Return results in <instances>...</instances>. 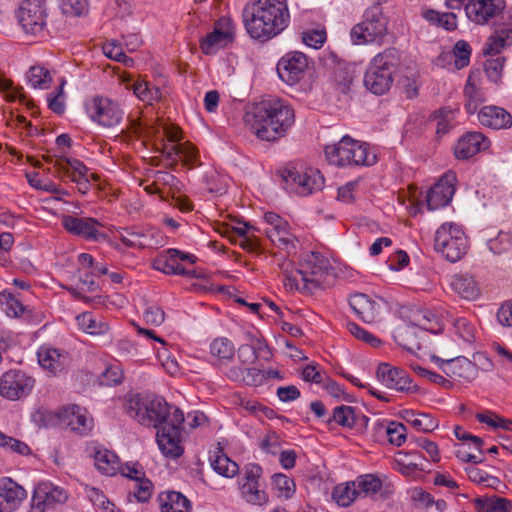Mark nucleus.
Returning <instances> with one entry per match:
<instances>
[{"label":"nucleus","instance_id":"obj_31","mask_svg":"<svg viewBox=\"0 0 512 512\" xmlns=\"http://www.w3.org/2000/svg\"><path fill=\"white\" fill-rule=\"evenodd\" d=\"M79 330L91 336H105L110 333V323L102 316L85 311L76 316Z\"/></svg>","mask_w":512,"mask_h":512},{"label":"nucleus","instance_id":"obj_6","mask_svg":"<svg viewBox=\"0 0 512 512\" xmlns=\"http://www.w3.org/2000/svg\"><path fill=\"white\" fill-rule=\"evenodd\" d=\"M401 64V53L394 47L376 54L369 62L364 75V86L375 95H383L390 90L394 77Z\"/></svg>","mask_w":512,"mask_h":512},{"label":"nucleus","instance_id":"obj_1","mask_svg":"<svg viewBox=\"0 0 512 512\" xmlns=\"http://www.w3.org/2000/svg\"><path fill=\"white\" fill-rule=\"evenodd\" d=\"M290 290L303 294H313L319 289L329 287L334 280V273L327 259L320 253L302 251L296 236H290Z\"/></svg>","mask_w":512,"mask_h":512},{"label":"nucleus","instance_id":"obj_60","mask_svg":"<svg viewBox=\"0 0 512 512\" xmlns=\"http://www.w3.org/2000/svg\"><path fill=\"white\" fill-rule=\"evenodd\" d=\"M130 490L139 502H146L150 499L153 493L152 482L144 475L142 478L133 481L130 485Z\"/></svg>","mask_w":512,"mask_h":512},{"label":"nucleus","instance_id":"obj_53","mask_svg":"<svg viewBox=\"0 0 512 512\" xmlns=\"http://www.w3.org/2000/svg\"><path fill=\"white\" fill-rule=\"evenodd\" d=\"M407 415V422L419 431L431 432L438 427V421L429 414L407 412Z\"/></svg>","mask_w":512,"mask_h":512},{"label":"nucleus","instance_id":"obj_3","mask_svg":"<svg viewBox=\"0 0 512 512\" xmlns=\"http://www.w3.org/2000/svg\"><path fill=\"white\" fill-rule=\"evenodd\" d=\"M284 105L276 98L247 107L244 122L261 140L273 141L286 132Z\"/></svg>","mask_w":512,"mask_h":512},{"label":"nucleus","instance_id":"obj_47","mask_svg":"<svg viewBox=\"0 0 512 512\" xmlns=\"http://www.w3.org/2000/svg\"><path fill=\"white\" fill-rule=\"evenodd\" d=\"M309 67L308 57L300 52H290V85L301 80Z\"/></svg>","mask_w":512,"mask_h":512},{"label":"nucleus","instance_id":"obj_46","mask_svg":"<svg viewBox=\"0 0 512 512\" xmlns=\"http://www.w3.org/2000/svg\"><path fill=\"white\" fill-rule=\"evenodd\" d=\"M456 119L455 111L450 108H441L433 113L430 121L436 126L438 135L446 134L454 125Z\"/></svg>","mask_w":512,"mask_h":512},{"label":"nucleus","instance_id":"obj_14","mask_svg":"<svg viewBox=\"0 0 512 512\" xmlns=\"http://www.w3.org/2000/svg\"><path fill=\"white\" fill-rule=\"evenodd\" d=\"M236 36V26L229 17H221L200 42V48L205 55H213L220 49L230 45Z\"/></svg>","mask_w":512,"mask_h":512},{"label":"nucleus","instance_id":"obj_57","mask_svg":"<svg viewBox=\"0 0 512 512\" xmlns=\"http://www.w3.org/2000/svg\"><path fill=\"white\" fill-rule=\"evenodd\" d=\"M156 357L160 361L163 369L171 376L180 374V366L176 358L171 355L166 346L155 349Z\"/></svg>","mask_w":512,"mask_h":512},{"label":"nucleus","instance_id":"obj_21","mask_svg":"<svg viewBox=\"0 0 512 512\" xmlns=\"http://www.w3.org/2000/svg\"><path fill=\"white\" fill-rule=\"evenodd\" d=\"M62 225L69 233L87 240L99 241L107 238L105 233L98 230L100 223L95 218L65 215L62 217Z\"/></svg>","mask_w":512,"mask_h":512},{"label":"nucleus","instance_id":"obj_62","mask_svg":"<svg viewBox=\"0 0 512 512\" xmlns=\"http://www.w3.org/2000/svg\"><path fill=\"white\" fill-rule=\"evenodd\" d=\"M453 55L457 69L466 67L469 64L471 55L470 45L464 40L457 41L453 49Z\"/></svg>","mask_w":512,"mask_h":512},{"label":"nucleus","instance_id":"obj_42","mask_svg":"<svg viewBox=\"0 0 512 512\" xmlns=\"http://www.w3.org/2000/svg\"><path fill=\"white\" fill-rule=\"evenodd\" d=\"M512 39V30L503 28L491 35L483 49L485 55H496L506 46L510 45Z\"/></svg>","mask_w":512,"mask_h":512},{"label":"nucleus","instance_id":"obj_12","mask_svg":"<svg viewBox=\"0 0 512 512\" xmlns=\"http://www.w3.org/2000/svg\"><path fill=\"white\" fill-rule=\"evenodd\" d=\"M386 30V18L377 6L365 12L363 21L351 29L350 36L353 44L361 45L383 37Z\"/></svg>","mask_w":512,"mask_h":512},{"label":"nucleus","instance_id":"obj_37","mask_svg":"<svg viewBox=\"0 0 512 512\" xmlns=\"http://www.w3.org/2000/svg\"><path fill=\"white\" fill-rule=\"evenodd\" d=\"M0 306L10 318H29L31 315L30 308L25 306L16 295L8 290L0 293Z\"/></svg>","mask_w":512,"mask_h":512},{"label":"nucleus","instance_id":"obj_58","mask_svg":"<svg viewBox=\"0 0 512 512\" xmlns=\"http://www.w3.org/2000/svg\"><path fill=\"white\" fill-rule=\"evenodd\" d=\"M464 96L466 98L465 108L469 114H474L478 105L484 101L482 92L468 80L464 88Z\"/></svg>","mask_w":512,"mask_h":512},{"label":"nucleus","instance_id":"obj_28","mask_svg":"<svg viewBox=\"0 0 512 512\" xmlns=\"http://www.w3.org/2000/svg\"><path fill=\"white\" fill-rule=\"evenodd\" d=\"M88 451L93 458L96 469L102 474L113 476L119 471L120 461L113 451L98 444H91Z\"/></svg>","mask_w":512,"mask_h":512},{"label":"nucleus","instance_id":"obj_13","mask_svg":"<svg viewBox=\"0 0 512 512\" xmlns=\"http://www.w3.org/2000/svg\"><path fill=\"white\" fill-rule=\"evenodd\" d=\"M48 10L45 0H23L18 10V20L27 34L40 35L47 25Z\"/></svg>","mask_w":512,"mask_h":512},{"label":"nucleus","instance_id":"obj_61","mask_svg":"<svg viewBox=\"0 0 512 512\" xmlns=\"http://www.w3.org/2000/svg\"><path fill=\"white\" fill-rule=\"evenodd\" d=\"M66 80L62 79L59 87L47 95L48 107L57 114H62L65 111V94L64 85Z\"/></svg>","mask_w":512,"mask_h":512},{"label":"nucleus","instance_id":"obj_36","mask_svg":"<svg viewBox=\"0 0 512 512\" xmlns=\"http://www.w3.org/2000/svg\"><path fill=\"white\" fill-rule=\"evenodd\" d=\"M26 490L11 478L0 479V498L14 511L26 498Z\"/></svg>","mask_w":512,"mask_h":512},{"label":"nucleus","instance_id":"obj_8","mask_svg":"<svg viewBox=\"0 0 512 512\" xmlns=\"http://www.w3.org/2000/svg\"><path fill=\"white\" fill-rule=\"evenodd\" d=\"M435 250L448 261H459L467 252L468 240L460 226L454 223H443L435 233Z\"/></svg>","mask_w":512,"mask_h":512},{"label":"nucleus","instance_id":"obj_38","mask_svg":"<svg viewBox=\"0 0 512 512\" xmlns=\"http://www.w3.org/2000/svg\"><path fill=\"white\" fill-rule=\"evenodd\" d=\"M451 288L466 300H475L480 295V289L474 278L467 274L455 275L451 281Z\"/></svg>","mask_w":512,"mask_h":512},{"label":"nucleus","instance_id":"obj_32","mask_svg":"<svg viewBox=\"0 0 512 512\" xmlns=\"http://www.w3.org/2000/svg\"><path fill=\"white\" fill-rule=\"evenodd\" d=\"M349 304L356 316L366 323H372L378 318L379 305L366 294H353Z\"/></svg>","mask_w":512,"mask_h":512},{"label":"nucleus","instance_id":"obj_29","mask_svg":"<svg viewBox=\"0 0 512 512\" xmlns=\"http://www.w3.org/2000/svg\"><path fill=\"white\" fill-rule=\"evenodd\" d=\"M264 221L267 224L266 235L279 249H288V223L280 215L274 212H266Z\"/></svg>","mask_w":512,"mask_h":512},{"label":"nucleus","instance_id":"obj_64","mask_svg":"<svg viewBox=\"0 0 512 512\" xmlns=\"http://www.w3.org/2000/svg\"><path fill=\"white\" fill-rule=\"evenodd\" d=\"M489 249L495 254H501L512 247V235L509 232H500L488 242Z\"/></svg>","mask_w":512,"mask_h":512},{"label":"nucleus","instance_id":"obj_43","mask_svg":"<svg viewBox=\"0 0 512 512\" xmlns=\"http://www.w3.org/2000/svg\"><path fill=\"white\" fill-rule=\"evenodd\" d=\"M353 80L354 71L350 67L340 64L334 69L332 83L338 94H348Z\"/></svg>","mask_w":512,"mask_h":512},{"label":"nucleus","instance_id":"obj_15","mask_svg":"<svg viewBox=\"0 0 512 512\" xmlns=\"http://www.w3.org/2000/svg\"><path fill=\"white\" fill-rule=\"evenodd\" d=\"M68 499L64 488L50 481L38 483L32 494L29 512H46L56 505H61Z\"/></svg>","mask_w":512,"mask_h":512},{"label":"nucleus","instance_id":"obj_35","mask_svg":"<svg viewBox=\"0 0 512 512\" xmlns=\"http://www.w3.org/2000/svg\"><path fill=\"white\" fill-rule=\"evenodd\" d=\"M209 352L212 365L221 367L234 358L235 347L229 339L220 337L210 343Z\"/></svg>","mask_w":512,"mask_h":512},{"label":"nucleus","instance_id":"obj_54","mask_svg":"<svg viewBox=\"0 0 512 512\" xmlns=\"http://www.w3.org/2000/svg\"><path fill=\"white\" fill-rule=\"evenodd\" d=\"M384 430L390 444L395 446H401L407 439L406 427L400 423L391 421L386 426L381 425Z\"/></svg>","mask_w":512,"mask_h":512},{"label":"nucleus","instance_id":"obj_22","mask_svg":"<svg viewBox=\"0 0 512 512\" xmlns=\"http://www.w3.org/2000/svg\"><path fill=\"white\" fill-rule=\"evenodd\" d=\"M456 176L454 173H446L430 188L427 193V206L430 210H436L448 205L455 193Z\"/></svg>","mask_w":512,"mask_h":512},{"label":"nucleus","instance_id":"obj_26","mask_svg":"<svg viewBox=\"0 0 512 512\" xmlns=\"http://www.w3.org/2000/svg\"><path fill=\"white\" fill-rule=\"evenodd\" d=\"M376 374L378 380L387 388L400 392H408L412 389V381L402 369L382 363L378 366Z\"/></svg>","mask_w":512,"mask_h":512},{"label":"nucleus","instance_id":"obj_56","mask_svg":"<svg viewBox=\"0 0 512 512\" xmlns=\"http://www.w3.org/2000/svg\"><path fill=\"white\" fill-rule=\"evenodd\" d=\"M103 53L108 58L124 63L126 66H132L134 61L128 57L124 51L122 44L117 40H111L103 45Z\"/></svg>","mask_w":512,"mask_h":512},{"label":"nucleus","instance_id":"obj_16","mask_svg":"<svg viewBox=\"0 0 512 512\" xmlns=\"http://www.w3.org/2000/svg\"><path fill=\"white\" fill-rule=\"evenodd\" d=\"M262 472L260 465L249 463L245 465L244 474L238 481L242 498L252 505L264 506L269 501L267 493L259 488Z\"/></svg>","mask_w":512,"mask_h":512},{"label":"nucleus","instance_id":"obj_4","mask_svg":"<svg viewBox=\"0 0 512 512\" xmlns=\"http://www.w3.org/2000/svg\"><path fill=\"white\" fill-rule=\"evenodd\" d=\"M127 414L140 425L159 429L174 417V405H169L163 398L156 396H130L125 403Z\"/></svg>","mask_w":512,"mask_h":512},{"label":"nucleus","instance_id":"obj_25","mask_svg":"<svg viewBox=\"0 0 512 512\" xmlns=\"http://www.w3.org/2000/svg\"><path fill=\"white\" fill-rule=\"evenodd\" d=\"M490 140L481 132H467L457 142L454 153L457 159L466 160L488 149Z\"/></svg>","mask_w":512,"mask_h":512},{"label":"nucleus","instance_id":"obj_20","mask_svg":"<svg viewBox=\"0 0 512 512\" xmlns=\"http://www.w3.org/2000/svg\"><path fill=\"white\" fill-rule=\"evenodd\" d=\"M505 8V0H470L465 5L468 19L476 24H486Z\"/></svg>","mask_w":512,"mask_h":512},{"label":"nucleus","instance_id":"obj_49","mask_svg":"<svg viewBox=\"0 0 512 512\" xmlns=\"http://www.w3.org/2000/svg\"><path fill=\"white\" fill-rule=\"evenodd\" d=\"M355 485L359 490L358 496H372L379 492L382 488V482L380 478L372 474H366L357 477Z\"/></svg>","mask_w":512,"mask_h":512},{"label":"nucleus","instance_id":"obj_50","mask_svg":"<svg viewBox=\"0 0 512 512\" xmlns=\"http://www.w3.org/2000/svg\"><path fill=\"white\" fill-rule=\"evenodd\" d=\"M0 447L6 452L20 456H28L32 453L31 448L23 441L9 436L0 431Z\"/></svg>","mask_w":512,"mask_h":512},{"label":"nucleus","instance_id":"obj_17","mask_svg":"<svg viewBox=\"0 0 512 512\" xmlns=\"http://www.w3.org/2000/svg\"><path fill=\"white\" fill-rule=\"evenodd\" d=\"M34 385V380L19 370L6 372L0 380V395L9 400H18L27 396Z\"/></svg>","mask_w":512,"mask_h":512},{"label":"nucleus","instance_id":"obj_30","mask_svg":"<svg viewBox=\"0 0 512 512\" xmlns=\"http://www.w3.org/2000/svg\"><path fill=\"white\" fill-rule=\"evenodd\" d=\"M478 120L483 126L495 130L512 126V115L504 108L494 105L482 107L478 112Z\"/></svg>","mask_w":512,"mask_h":512},{"label":"nucleus","instance_id":"obj_40","mask_svg":"<svg viewBox=\"0 0 512 512\" xmlns=\"http://www.w3.org/2000/svg\"><path fill=\"white\" fill-rule=\"evenodd\" d=\"M474 505L478 512H512V502L497 495L477 498Z\"/></svg>","mask_w":512,"mask_h":512},{"label":"nucleus","instance_id":"obj_52","mask_svg":"<svg viewBox=\"0 0 512 512\" xmlns=\"http://www.w3.org/2000/svg\"><path fill=\"white\" fill-rule=\"evenodd\" d=\"M85 491L93 506L101 512H121L98 488L87 487Z\"/></svg>","mask_w":512,"mask_h":512},{"label":"nucleus","instance_id":"obj_34","mask_svg":"<svg viewBox=\"0 0 512 512\" xmlns=\"http://www.w3.org/2000/svg\"><path fill=\"white\" fill-rule=\"evenodd\" d=\"M209 463L214 472L225 478H233L239 472L238 464L231 460L219 446L210 452Z\"/></svg>","mask_w":512,"mask_h":512},{"label":"nucleus","instance_id":"obj_59","mask_svg":"<svg viewBox=\"0 0 512 512\" xmlns=\"http://www.w3.org/2000/svg\"><path fill=\"white\" fill-rule=\"evenodd\" d=\"M454 333L466 343H472L475 339V327L464 317L453 319Z\"/></svg>","mask_w":512,"mask_h":512},{"label":"nucleus","instance_id":"obj_24","mask_svg":"<svg viewBox=\"0 0 512 512\" xmlns=\"http://www.w3.org/2000/svg\"><path fill=\"white\" fill-rule=\"evenodd\" d=\"M163 134L167 137L170 144L165 147L168 157H177L187 165H194L197 163L198 151L190 143H178L179 132L176 129L168 127L163 128Z\"/></svg>","mask_w":512,"mask_h":512},{"label":"nucleus","instance_id":"obj_44","mask_svg":"<svg viewBox=\"0 0 512 512\" xmlns=\"http://www.w3.org/2000/svg\"><path fill=\"white\" fill-rule=\"evenodd\" d=\"M358 492L355 481L341 483L333 489L332 498L339 506L348 507L359 497Z\"/></svg>","mask_w":512,"mask_h":512},{"label":"nucleus","instance_id":"obj_19","mask_svg":"<svg viewBox=\"0 0 512 512\" xmlns=\"http://www.w3.org/2000/svg\"><path fill=\"white\" fill-rule=\"evenodd\" d=\"M431 360L436 363L448 377L471 381L477 376L476 365L466 357L453 355L450 358L443 359L432 355Z\"/></svg>","mask_w":512,"mask_h":512},{"label":"nucleus","instance_id":"obj_63","mask_svg":"<svg viewBox=\"0 0 512 512\" xmlns=\"http://www.w3.org/2000/svg\"><path fill=\"white\" fill-rule=\"evenodd\" d=\"M334 421L344 427H352L355 424V412L350 406H339L333 412Z\"/></svg>","mask_w":512,"mask_h":512},{"label":"nucleus","instance_id":"obj_27","mask_svg":"<svg viewBox=\"0 0 512 512\" xmlns=\"http://www.w3.org/2000/svg\"><path fill=\"white\" fill-rule=\"evenodd\" d=\"M156 232L152 229L144 230L137 227H126L118 230L119 240L127 247L152 248L158 245L155 239Z\"/></svg>","mask_w":512,"mask_h":512},{"label":"nucleus","instance_id":"obj_23","mask_svg":"<svg viewBox=\"0 0 512 512\" xmlns=\"http://www.w3.org/2000/svg\"><path fill=\"white\" fill-rule=\"evenodd\" d=\"M37 359L39 365L52 375H57L64 371L70 362V356L67 352L49 345L39 347Z\"/></svg>","mask_w":512,"mask_h":512},{"label":"nucleus","instance_id":"obj_41","mask_svg":"<svg viewBox=\"0 0 512 512\" xmlns=\"http://www.w3.org/2000/svg\"><path fill=\"white\" fill-rule=\"evenodd\" d=\"M161 512H190V502L180 492L170 491L160 496Z\"/></svg>","mask_w":512,"mask_h":512},{"label":"nucleus","instance_id":"obj_48","mask_svg":"<svg viewBox=\"0 0 512 512\" xmlns=\"http://www.w3.org/2000/svg\"><path fill=\"white\" fill-rule=\"evenodd\" d=\"M26 78L28 84L35 89H47L52 81L49 70L40 65L32 66Z\"/></svg>","mask_w":512,"mask_h":512},{"label":"nucleus","instance_id":"obj_2","mask_svg":"<svg viewBox=\"0 0 512 512\" xmlns=\"http://www.w3.org/2000/svg\"><path fill=\"white\" fill-rule=\"evenodd\" d=\"M287 0H250L243 9V24L254 40L267 42L286 28Z\"/></svg>","mask_w":512,"mask_h":512},{"label":"nucleus","instance_id":"obj_45","mask_svg":"<svg viewBox=\"0 0 512 512\" xmlns=\"http://www.w3.org/2000/svg\"><path fill=\"white\" fill-rule=\"evenodd\" d=\"M300 38L303 44L313 49H321L326 40L327 32L323 26L306 28L300 32Z\"/></svg>","mask_w":512,"mask_h":512},{"label":"nucleus","instance_id":"obj_39","mask_svg":"<svg viewBox=\"0 0 512 512\" xmlns=\"http://www.w3.org/2000/svg\"><path fill=\"white\" fill-rule=\"evenodd\" d=\"M227 377L233 381H241L249 386H260L267 379V374L264 370L257 368H248L242 370L240 368H233L227 372Z\"/></svg>","mask_w":512,"mask_h":512},{"label":"nucleus","instance_id":"obj_5","mask_svg":"<svg viewBox=\"0 0 512 512\" xmlns=\"http://www.w3.org/2000/svg\"><path fill=\"white\" fill-rule=\"evenodd\" d=\"M441 329V323L431 311L417 309L411 312L409 321L395 328L393 338L403 349L414 353L421 349L426 332L438 333Z\"/></svg>","mask_w":512,"mask_h":512},{"label":"nucleus","instance_id":"obj_10","mask_svg":"<svg viewBox=\"0 0 512 512\" xmlns=\"http://www.w3.org/2000/svg\"><path fill=\"white\" fill-rule=\"evenodd\" d=\"M325 185L321 172L306 163H295L290 169V192L306 197L320 192Z\"/></svg>","mask_w":512,"mask_h":512},{"label":"nucleus","instance_id":"obj_55","mask_svg":"<svg viewBox=\"0 0 512 512\" xmlns=\"http://www.w3.org/2000/svg\"><path fill=\"white\" fill-rule=\"evenodd\" d=\"M123 379V370L119 363H111L106 366L104 371L98 376L100 385L114 386L120 384Z\"/></svg>","mask_w":512,"mask_h":512},{"label":"nucleus","instance_id":"obj_9","mask_svg":"<svg viewBox=\"0 0 512 512\" xmlns=\"http://www.w3.org/2000/svg\"><path fill=\"white\" fill-rule=\"evenodd\" d=\"M87 117L96 125L104 128H113L119 125L124 117L121 105L104 96H93L84 103Z\"/></svg>","mask_w":512,"mask_h":512},{"label":"nucleus","instance_id":"obj_11","mask_svg":"<svg viewBox=\"0 0 512 512\" xmlns=\"http://www.w3.org/2000/svg\"><path fill=\"white\" fill-rule=\"evenodd\" d=\"M174 417L157 430L156 442L161 453L171 459L180 457L184 449L181 445V432L184 414L181 410H175Z\"/></svg>","mask_w":512,"mask_h":512},{"label":"nucleus","instance_id":"obj_18","mask_svg":"<svg viewBox=\"0 0 512 512\" xmlns=\"http://www.w3.org/2000/svg\"><path fill=\"white\" fill-rule=\"evenodd\" d=\"M58 418L62 424L80 435H87L94 428V420L88 410L76 404L60 409Z\"/></svg>","mask_w":512,"mask_h":512},{"label":"nucleus","instance_id":"obj_51","mask_svg":"<svg viewBox=\"0 0 512 512\" xmlns=\"http://www.w3.org/2000/svg\"><path fill=\"white\" fill-rule=\"evenodd\" d=\"M134 94L143 102L152 104L161 99V90L146 81H138L133 85Z\"/></svg>","mask_w":512,"mask_h":512},{"label":"nucleus","instance_id":"obj_7","mask_svg":"<svg viewBox=\"0 0 512 512\" xmlns=\"http://www.w3.org/2000/svg\"><path fill=\"white\" fill-rule=\"evenodd\" d=\"M327 161L338 167L371 166L377 162L375 151L367 143L343 136L336 144L324 149Z\"/></svg>","mask_w":512,"mask_h":512},{"label":"nucleus","instance_id":"obj_33","mask_svg":"<svg viewBox=\"0 0 512 512\" xmlns=\"http://www.w3.org/2000/svg\"><path fill=\"white\" fill-rule=\"evenodd\" d=\"M271 351L265 341L254 338L249 344H243L238 349V358L243 364L253 363L255 360L268 361Z\"/></svg>","mask_w":512,"mask_h":512}]
</instances>
